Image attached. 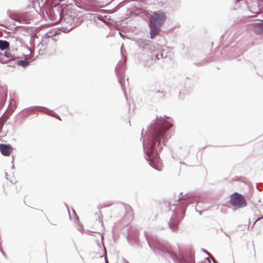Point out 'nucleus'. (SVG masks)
Wrapping results in <instances>:
<instances>
[{
    "mask_svg": "<svg viewBox=\"0 0 263 263\" xmlns=\"http://www.w3.org/2000/svg\"><path fill=\"white\" fill-rule=\"evenodd\" d=\"M262 218H263V216L260 217V218H258L256 221H258V220H260L261 219H262Z\"/></svg>",
    "mask_w": 263,
    "mask_h": 263,
    "instance_id": "14",
    "label": "nucleus"
},
{
    "mask_svg": "<svg viewBox=\"0 0 263 263\" xmlns=\"http://www.w3.org/2000/svg\"><path fill=\"white\" fill-rule=\"evenodd\" d=\"M156 58H157V59H159V58H160L159 57V55H158V54H156Z\"/></svg>",
    "mask_w": 263,
    "mask_h": 263,
    "instance_id": "15",
    "label": "nucleus"
},
{
    "mask_svg": "<svg viewBox=\"0 0 263 263\" xmlns=\"http://www.w3.org/2000/svg\"><path fill=\"white\" fill-rule=\"evenodd\" d=\"M149 27L151 28V37L152 39L154 38L155 36L159 32V29L156 27V25H152L151 24H149Z\"/></svg>",
    "mask_w": 263,
    "mask_h": 263,
    "instance_id": "7",
    "label": "nucleus"
},
{
    "mask_svg": "<svg viewBox=\"0 0 263 263\" xmlns=\"http://www.w3.org/2000/svg\"><path fill=\"white\" fill-rule=\"evenodd\" d=\"M252 257H254L255 256V249H254V247L252 248Z\"/></svg>",
    "mask_w": 263,
    "mask_h": 263,
    "instance_id": "11",
    "label": "nucleus"
},
{
    "mask_svg": "<svg viewBox=\"0 0 263 263\" xmlns=\"http://www.w3.org/2000/svg\"><path fill=\"white\" fill-rule=\"evenodd\" d=\"M0 151L4 156H9L12 152V148L9 145L1 144H0Z\"/></svg>",
    "mask_w": 263,
    "mask_h": 263,
    "instance_id": "4",
    "label": "nucleus"
},
{
    "mask_svg": "<svg viewBox=\"0 0 263 263\" xmlns=\"http://www.w3.org/2000/svg\"><path fill=\"white\" fill-rule=\"evenodd\" d=\"M150 165L154 168L157 170H160L161 163L160 159L158 158H156L154 159H151L149 162Z\"/></svg>",
    "mask_w": 263,
    "mask_h": 263,
    "instance_id": "6",
    "label": "nucleus"
},
{
    "mask_svg": "<svg viewBox=\"0 0 263 263\" xmlns=\"http://www.w3.org/2000/svg\"><path fill=\"white\" fill-rule=\"evenodd\" d=\"M20 63L21 64V65L25 66V64L26 63V62L24 61H21Z\"/></svg>",
    "mask_w": 263,
    "mask_h": 263,
    "instance_id": "13",
    "label": "nucleus"
},
{
    "mask_svg": "<svg viewBox=\"0 0 263 263\" xmlns=\"http://www.w3.org/2000/svg\"><path fill=\"white\" fill-rule=\"evenodd\" d=\"M254 32L258 34H263V21L260 23L255 24L253 27Z\"/></svg>",
    "mask_w": 263,
    "mask_h": 263,
    "instance_id": "5",
    "label": "nucleus"
},
{
    "mask_svg": "<svg viewBox=\"0 0 263 263\" xmlns=\"http://www.w3.org/2000/svg\"><path fill=\"white\" fill-rule=\"evenodd\" d=\"M11 18L17 21L21 22V21L20 20V18L16 14H12L11 15Z\"/></svg>",
    "mask_w": 263,
    "mask_h": 263,
    "instance_id": "10",
    "label": "nucleus"
},
{
    "mask_svg": "<svg viewBox=\"0 0 263 263\" xmlns=\"http://www.w3.org/2000/svg\"><path fill=\"white\" fill-rule=\"evenodd\" d=\"M9 47V43L6 41L0 40V49L1 50H4L8 49Z\"/></svg>",
    "mask_w": 263,
    "mask_h": 263,
    "instance_id": "8",
    "label": "nucleus"
},
{
    "mask_svg": "<svg viewBox=\"0 0 263 263\" xmlns=\"http://www.w3.org/2000/svg\"><path fill=\"white\" fill-rule=\"evenodd\" d=\"M166 17L164 12H154L150 18V24L160 27L166 21Z\"/></svg>",
    "mask_w": 263,
    "mask_h": 263,
    "instance_id": "3",
    "label": "nucleus"
},
{
    "mask_svg": "<svg viewBox=\"0 0 263 263\" xmlns=\"http://www.w3.org/2000/svg\"><path fill=\"white\" fill-rule=\"evenodd\" d=\"M47 14L49 17L50 19L54 20L55 19V14L53 12L52 9H49L48 11H47Z\"/></svg>",
    "mask_w": 263,
    "mask_h": 263,
    "instance_id": "9",
    "label": "nucleus"
},
{
    "mask_svg": "<svg viewBox=\"0 0 263 263\" xmlns=\"http://www.w3.org/2000/svg\"><path fill=\"white\" fill-rule=\"evenodd\" d=\"M230 203L235 209L246 206L247 205L245 197L236 192L230 196Z\"/></svg>",
    "mask_w": 263,
    "mask_h": 263,
    "instance_id": "2",
    "label": "nucleus"
},
{
    "mask_svg": "<svg viewBox=\"0 0 263 263\" xmlns=\"http://www.w3.org/2000/svg\"><path fill=\"white\" fill-rule=\"evenodd\" d=\"M2 119H0V124H2Z\"/></svg>",
    "mask_w": 263,
    "mask_h": 263,
    "instance_id": "16",
    "label": "nucleus"
},
{
    "mask_svg": "<svg viewBox=\"0 0 263 263\" xmlns=\"http://www.w3.org/2000/svg\"><path fill=\"white\" fill-rule=\"evenodd\" d=\"M172 126V124L165 121L161 123H157L154 128L152 134V141L153 145H156L158 143L157 146L160 145L161 138L164 133Z\"/></svg>",
    "mask_w": 263,
    "mask_h": 263,
    "instance_id": "1",
    "label": "nucleus"
},
{
    "mask_svg": "<svg viewBox=\"0 0 263 263\" xmlns=\"http://www.w3.org/2000/svg\"><path fill=\"white\" fill-rule=\"evenodd\" d=\"M155 145H152L151 147H150V152H149V153H152L153 152V148H154V146Z\"/></svg>",
    "mask_w": 263,
    "mask_h": 263,
    "instance_id": "12",
    "label": "nucleus"
}]
</instances>
